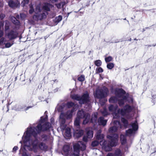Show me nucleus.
<instances>
[{"label": "nucleus", "mask_w": 156, "mask_h": 156, "mask_svg": "<svg viewBox=\"0 0 156 156\" xmlns=\"http://www.w3.org/2000/svg\"><path fill=\"white\" fill-rule=\"evenodd\" d=\"M47 119L46 115L45 117H42L41 120L35 127L30 126L27 129L22 137V140L25 147H28L30 150H33L35 152L39 151L40 150L46 151L48 146L42 142L38 144L37 137L41 132L48 129L51 127V124L46 122Z\"/></svg>", "instance_id": "f257e3e1"}, {"label": "nucleus", "mask_w": 156, "mask_h": 156, "mask_svg": "<svg viewBox=\"0 0 156 156\" xmlns=\"http://www.w3.org/2000/svg\"><path fill=\"white\" fill-rule=\"evenodd\" d=\"M115 97H112L109 99L110 103H116L118 101L119 106H122L124 103L129 98L131 101H128L129 102H133V99L131 98H129L125 95V92L122 89H117L115 90Z\"/></svg>", "instance_id": "f03ea898"}, {"label": "nucleus", "mask_w": 156, "mask_h": 156, "mask_svg": "<svg viewBox=\"0 0 156 156\" xmlns=\"http://www.w3.org/2000/svg\"><path fill=\"white\" fill-rule=\"evenodd\" d=\"M118 107L117 106H114L110 105L108 109L110 112L112 113L114 119H118L121 115L127 116L129 113L133 110V108L128 105H126L123 109L116 110Z\"/></svg>", "instance_id": "7ed1b4c3"}, {"label": "nucleus", "mask_w": 156, "mask_h": 156, "mask_svg": "<svg viewBox=\"0 0 156 156\" xmlns=\"http://www.w3.org/2000/svg\"><path fill=\"white\" fill-rule=\"evenodd\" d=\"M77 117L75 119L74 124L76 126H78L80 123V119L84 118L83 124L85 125L87 124L90 121V115L88 113H86L83 110L79 111L77 113Z\"/></svg>", "instance_id": "20e7f679"}, {"label": "nucleus", "mask_w": 156, "mask_h": 156, "mask_svg": "<svg viewBox=\"0 0 156 156\" xmlns=\"http://www.w3.org/2000/svg\"><path fill=\"white\" fill-rule=\"evenodd\" d=\"M73 111V110L71 112H68L66 114L62 112L59 116V122L60 126L59 128L61 129L62 133L66 128V125L65 124L66 119H69L72 117V112Z\"/></svg>", "instance_id": "39448f33"}, {"label": "nucleus", "mask_w": 156, "mask_h": 156, "mask_svg": "<svg viewBox=\"0 0 156 156\" xmlns=\"http://www.w3.org/2000/svg\"><path fill=\"white\" fill-rule=\"evenodd\" d=\"M71 98L74 100L79 101L80 104L89 103L90 101L89 94L87 92L84 93L81 97L78 94L71 95Z\"/></svg>", "instance_id": "423d86ee"}, {"label": "nucleus", "mask_w": 156, "mask_h": 156, "mask_svg": "<svg viewBox=\"0 0 156 156\" xmlns=\"http://www.w3.org/2000/svg\"><path fill=\"white\" fill-rule=\"evenodd\" d=\"M86 146L82 141H79L73 145L74 152L70 156H79L80 150L83 151L85 150Z\"/></svg>", "instance_id": "0eeeda50"}, {"label": "nucleus", "mask_w": 156, "mask_h": 156, "mask_svg": "<svg viewBox=\"0 0 156 156\" xmlns=\"http://www.w3.org/2000/svg\"><path fill=\"white\" fill-rule=\"evenodd\" d=\"M40 5H39L36 8L35 12L36 14L34 16L33 18L36 20H41L46 17V12H41L40 11Z\"/></svg>", "instance_id": "6e6552de"}, {"label": "nucleus", "mask_w": 156, "mask_h": 156, "mask_svg": "<svg viewBox=\"0 0 156 156\" xmlns=\"http://www.w3.org/2000/svg\"><path fill=\"white\" fill-rule=\"evenodd\" d=\"M132 128H130L126 131V135L129 136H133L138 129V125L136 121L132 122L131 124Z\"/></svg>", "instance_id": "1a4fd4ad"}, {"label": "nucleus", "mask_w": 156, "mask_h": 156, "mask_svg": "<svg viewBox=\"0 0 156 156\" xmlns=\"http://www.w3.org/2000/svg\"><path fill=\"white\" fill-rule=\"evenodd\" d=\"M108 92V90L107 88L104 87L102 89H97L95 93L94 94V96L95 98H102L107 96Z\"/></svg>", "instance_id": "9d476101"}, {"label": "nucleus", "mask_w": 156, "mask_h": 156, "mask_svg": "<svg viewBox=\"0 0 156 156\" xmlns=\"http://www.w3.org/2000/svg\"><path fill=\"white\" fill-rule=\"evenodd\" d=\"M101 131L99 130L97 133L96 136V139L99 141L100 144L104 147L106 151H109L111 148L109 147L108 150L106 149L107 142L106 141L103 140L104 137V135L103 134H101Z\"/></svg>", "instance_id": "9b49d317"}, {"label": "nucleus", "mask_w": 156, "mask_h": 156, "mask_svg": "<svg viewBox=\"0 0 156 156\" xmlns=\"http://www.w3.org/2000/svg\"><path fill=\"white\" fill-rule=\"evenodd\" d=\"M107 138L110 140L109 145L111 147L115 146L117 144L118 136L117 134H114L112 136L108 135Z\"/></svg>", "instance_id": "f8f14e48"}, {"label": "nucleus", "mask_w": 156, "mask_h": 156, "mask_svg": "<svg viewBox=\"0 0 156 156\" xmlns=\"http://www.w3.org/2000/svg\"><path fill=\"white\" fill-rule=\"evenodd\" d=\"M114 126L110 127L109 129V132L110 133H112L116 132L119 128H122V126L120 124L119 121L116 120L114 121Z\"/></svg>", "instance_id": "ddd939ff"}, {"label": "nucleus", "mask_w": 156, "mask_h": 156, "mask_svg": "<svg viewBox=\"0 0 156 156\" xmlns=\"http://www.w3.org/2000/svg\"><path fill=\"white\" fill-rule=\"evenodd\" d=\"M18 33L12 30L8 33L6 36L9 40H12L15 38L17 36Z\"/></svg>", "instance_id": "4468645a"}, {"label": "nucleus", "mask_w": 156, "mask_h": 156, "mask_svg": "<svg viewBox=\"0 0 156 156\" xmlns=\"http://www.w3.org/2000/svg\"><path fill=\"white\" fill-rule=\"evenodd\" d=\"M66 106L68 108H70L72 107L73 106V109L72 110H71L70 111H67L66 114H66L68 112H71L72 110H73V111L72 112V115L73 113V112L74 111H76L77 109L78 108V105H75L74 103L72 102H68L66 104Z\"/></svg>", "instance_id": "2eb2a0df"}, {"label": "nucleus", "mask_w": 156, "mask_h": 156, "mask_svg": "<svg viewBox=\"0 0 156 156\" xmlns=\"http://www.w3.org/2000/svg\"><path fill=\"white\" fill-rule=\"evenodd\" d=\"M26 108V105L24 104L16 105L13 107V109L17 111H23Z\"/></svg>", "instance_id": "dca6fc26"}, {"label": "nucleus", "mask_w": 156, "mask_h": 156, "mask_svg": "<svg viewBox=\"0 0 156 156\" xmlns=\"http://www.w3.org/2000/svg\"><path fill=\"white\" fill-rule=\"evenodd\" d=\"M9 5L12 8H15L19 7L20 3L17 1L14 2L10 0L9 2Z\"/></svg>", "instance_id": "f3484780"}, {"label": "nucleus", "mask_w": 156, "mask_h": 156, "mask_svg": "<svg viewBox=\"0 0 156 156\" xmlns=\"http://www.w3.org/2000/svg\"><path fill=\"white\" fill-rule=\"evenodd\" d=\"M70 147L68 145H65L63 148V154L65 155H68L69 154L70 151Z\"/></svg>", "instance_id": "a211bd4d"}, {"label": "nucleus", "mask_w": 156, "mask_h": 156, "mask_svg": "<svg viewBox=\"0 0 156 156\" xmlns=\"http://www.w3.org/2000/svg\"><path fill=\"white\" fill-rule=\"evenodd\" d=\"M83 131L82 130H77L74 133V136L77 138H79L83 135Z\"/></svg>", "instance_id": "6ab92c4d"}, {"label": "nucleus", "mask_w": 156, "mask_h": 156, "mask_svg": "<svg viewBox=\"0 0 156 156\" xmlns=\"http://www.w3.org/2000/svg\"><path fill=\"white\" fill-rule=\"evenodd\" d=\"M98 123L99 125L105 126L107 123L106 120L104 119L103 117H101L99 118L98 120Z\"/></svg>", "instance_id": "aec40b11"}, {"label": "nucleus", "mask_w": 156, "mask_h": 156, "mask_svg": "<svg viewBox=\"0 0 156 156\" xmlns=\"http://www.w3.org/2000/svg\"><path fill=\"white\" fill-rule=\"evenodd\" d=\"M64 131L63 133H64V135L66 137H69L71 136L70 128L67 127Z\"/></svg>", "instance_id": "412c9836"}, {"label": "nucleus", "mask_w": 156, "mask_h": 156, "mask_svg": "<svg viewBox=\"0 0 156 156\" xmlns=\"http://www.w3.org/2000/svg\"><path fill=\"white\" fill-rule=\"evenodd\" d=\"M52 6L49 3H45L43 7V9L45 11H49L50 10V7Z\"/></svg>", "instance_id": "4be33fe9"}, {"label": "nucleus", "mask_w": 156, "mask_h": 156, "mask_svg": "<svg viewBox=\"0 0 156 156\" xmlns=\"http://www.w3.org/2000/svg\"><path fill=\"white\" fill-rule=\"evenodd\" d=\"M98 113L97 112H95L92 114L91 119V122L92 123L96 122L97 120V116Z\"/></svg>", "instance_id": "5701e85b"}, {"label": "nucleus", "mask_w": 156, "mask_h": 156, "mask_svg": "<svg viewBox=\"0 0 156 156\" xmlns=\"http://www.w3.org/2000/svg\"><path fill=\"white\" fill-rule=\"evenodd\" d=\"M65 106V105L64 104H62L60 105H58L56 108V109L59 112H62L64 110Z\"/></svg>", "instance_id": "b1692460"}, {"label": "nucleus", "mask_w": 156, "mask_h": 156, "mask_svg": "<svg viewBox=\"0 0 156 156\" xmlns=\"http://www.w3.org/2000/svg\"><path fill=\"white\" fill-rule=\"evenodd\" d=\"M11 20L12 22L14 24L16 25H18L19 24V21L14 17H11Z\"/></svg>", "instance_id": "393cba45"}, {"label": "nucleus", "mask_w": 156, "mask_h": 156, "mask_svg": "<svg viewBox=\"0 0 156 156\" xmlns=\"http://www.w3.org/2000/svg\"><path fill=\"white\" fill-rule=\"evenodd\" d=\"M93 133L91 129L89 130L87 132V136L88 138H92L93 136Z\"/></svg>", "instance_id": "a878e982"}, {"label": "nucleus", "mask_w": 156, "mask_h": 156, "mask_svg": "<svg viewBox=\"0 0 156 156\" xmlns=\"http://www.w3.org/2000/svg\"><path fill=\"white\" fill-rule=\"evenodd\" d=\"M120 140L122 144H125L126 142L125 136L123 135L120 136Z\"/></svg>", "instance_id": "bb28decb"}, {"label": "nucleus", "mask_w": 156, "mask_h": 156, "mask_svg": "<svg viewBox=\"0 0 156 156\" xmlns=\"http://www.w3.org/2000/svg\"><path fill=\"white\" fill-rule=\"evenodd\" d=\"M6 39L4 37L1 38L0 40V45L2 48L6 43Z\"/></svg>", "instance_id": "cd10ccee"}, {"label": "nucleus", "mask_w": 156, "mask_h": 156, "mask_svg": "<svg viewBox=\"0 0 156 156\" xmlns=\"http://www.w3.org/2000/svg\"><path fill=\"white\" fill-rule=\"evenodd\" d=\"M62 19V16L60 15H59L55 18L54 21L55 23H58L60 21H61Z\"/></svg>", "instance_id": "c85d7f7f"}, {"label": "nucleus", "mask_w": 156, "mask_h": 156, "mask_svg": "<svg viewBox=\"0 0 156 156\" xmlns=\"http://www.w3.org/2000/svg\"><path fill=\"white\" fill-rule=\"evenodd\" d=\"M121 121L124 124V126L125 127L127 126L128 125V121L124 118L121 119Z\"/></svg>", "instance_id": "c756f323"}, {"label": "nucleus", "mask_w": 156, "mask_h": 156, "mask_svg": "<svg viewBox=\"0 0 156 156\" xmlns=\"http://www.w3.org/2000/svg\"><path fill=\"white\" fill-rule=\"evenodd\" d=\"M94 63L95 65L98 66H101L102 64V62L101 61L99 60L95 61H94Z\"/></svg>", "instance_id": "7c9ffc66"}, {"label": "nucleus", "mask_w": 156, "mask_h": 156, "mask_svg": "<svg viewBox=\"0 0 156 156\" xmlns=\"http://www.w3.org/2000/svg\"><path fill=\"white\" fill-rule=\"evenodd\" d=\"M28 2L29 0H23L21 2V5L22 6L24 7L28 4Z\"/></svg>", "instance_id": "2f4dec72"}, {"label": "nucleus", "mask_w": 156, "mask_h": 156, "mask_svg": "<svg viewBox=\"0 0 156 156\" xmlns=\"http://www.w3.org/2000/svg\"><path fill=\"white\" fill-rule=\"evenodd\" d=\"M107 68L109 69H111L114 67V64L112 63H109L107 65Z\"/></svg>", "instance_id": "473e14b6"}, {"label": "nucleus", "mask_w": 156, "mask_h": 156, "mask_svg": "<svg viewBox=\"0 0 156 156\" xmlns=\"http://www.w3.org/2000/svg\"><path fill=\"white\" fill-rule=\"evenodd\" d=\"M85 80V76L83 75L80 76L78 78V80L81 82Z\"/></svg>", "instance_id": "72a5a7b5"}, {"label": "nucleus", "mask_w": 156, "mask_h": 156, "mask_svg": "<svg viewBox=\"0 0 156 156\" xmlns=\"http://www.w3.org/2000/svg\"><path fill=\"white\" fill-rule=\"evenodd\" d=\"M99 144V142L98 141L95 140L92 142L91 145L93 147H95L98 145Z\"/></svg>", "instance_id": "f704fd0d"}, {"label": "nucleus", "mask_w": 156, "mask_h": 156, "mask_svg": "<svg viewBox=\"0 0 156 156\" xmlns=\"http://www.w3.org/2000/svg\"><path fill=\"white\" fill-rule=\"evenodd\" d=\"M30 9L29 11V12L30 14H32L34 12V9L33 7V5L32 4H30L29 5Z\"/></svg>", "instance_id": "c9c22d12"}, {"label": "nucleus", "mask_w": 156, "mask_h": 156, "mask_svg": "<svg viewBox=\"0 0 156 156\" xmlns=\"http://www.w3.org/2000/svg\"><path fill=\"white\" fill-rule=\"evenodd\" d=\"M112 57L110 56L106 57L105 58V61L106 62H109L111 61L112 60Z\"/></svg>", "instance_id": "e433bc0d"}, {"label": "nucleus", "mask_w": 156, "mask_h": 156, "mask_svg": "<svg viewBox=\"0 0 156 156\" xmlns=\"http://www.w3.org/2000/svg\"><path fill=\"white\" fill-rule=\"evenodd\" d=\"M5 46L4 45V46L2 47V48H9L12 45V44H10V43H5Z\"/></svg>", "instance_id": "4c0bfd02"}, {"label": "nucleus", "mask_w": 156, "mask_h": 156, "mask_svg": "<svg viewBox=\"0 0 156 156\" xmlns=\"http://www.w3.org/2000/svg\"><path fill=\"white\" fill-rule=\"evenodd\" d=\"M121 153V151L119 149L116 150L115 152V154L117 156H119Z\"/></svg>", "instance_id": "58836bf2"}, {"label": "nucleus", "mask_w": 156, "mask_h": 156, "mask_svg": "<svg viewBox=\"0 0 156 156\" xmlns=\"http://www.w3.org/2000/svg\"><path fill=\"white\" fill-rule=\"evenodd\" d=\"M2 26V23H0V37L2 36L3 34V32L1 29V27Z\"/></svg>", "instance_id": "ea45409f"}, {"label": "nucleus", "mask_w": 156, "mask_h": 156, "mask_svg": "<svg viewBox=\"0 0 156 156\" xmlns=\"http://www.w3.org/2000/svg\"><path fill=\"white\" fill-rule=\"evenodd\" d=\"M103 115H108V112L106 109H104V110L101 112Z\"/></svg>", "instance_id": "a19ab883"}, {"label": "nucleus", "mask_w": 156, "mask_h": 156, "mask_svg": "<svg viewBox=\"0 0 156 156\" xmlns=\"http://www.w3.org/2000/svg\"><path fill=\"white\" fill-rule=\"evenodd\" d=\"M96 71L97 73H102L103 72V69L101 67H99L98 69H96Z\"/></svg>", "instance_id": "79ce46f5"}, {"label": "nucleus", "mask_w": 156, "mask_h": 156, "mask_svg": "<svg viewBox=\"0 0 156 156\" xmlns=\"http://www.w3.org/2000/svg\"><path fill=\"white\" fill-rule=\"evenodd\" d=\"M18 147L17 146H15L12 149V151L13 152L15 153L16 151L18 149Z\"/></svg>", "instance_id": "37998d69"}, {"label": "nucleus", "mask_w": 156, "mask_h": 156, "mask_svg": "<svg viewBox=\"0 0 156 156\" xmlns=\"http://www.w3.org/2000/svg\"><path fill=\"white\" fill-rule=\"evenodd\" d=\"M42 138L43 140H47L48 138V136L46 135H44L42 136Z\"/></svg>", "instance_id": "c03bdc74"}, {"label": "nucleus", "mask_w": 156, "mask_h": 156, "mask_svg": "<svg viewBox=\"0 0 156 156\" xmlns=\"http://www.w3.org/2000/svg\"><path fill=\"white\" fill-rule=\"evenodd\" d=\"M20 16L21 19H23L26 17V15L24 14L20 13Z\"/></svg>", "instance_id": "a18cd8bd"}, {"label": "nucleus", "mask_w": 156, "mask_h": 156, "mask_svg": "<svg viewBox=\"0 0 156 156\" xmlns=\"http://www.w3.org/2000/svg\"><path fill=\"white\" fill-rule=\"evenodd\" d=\"M9 24L7 23H6V24L5 26V30H8L9 29Z\"/></svg>", "instance_id": "49530a36"}, {"label": "nucleus", "mask_w": 156, "mask_h": 156, "mask_svg": "<svg viewBox=\"0 0 156 156\" xmlns=\"http://www.w3.org/2000/svg\"><path fill=\"white\" fill-rule=\"evenodd\" d=\"M55 5L57 6V8L58 9L61 8V3L56 4Z\"/></svg>", "instance_id": "de8ad7c7"}, {"label": "nucleus", "mask_w": 156, "mask_h": 156, "mask_svg": "<svg viewBox=\"0 0 156 156\" xmlns=\"http://www.w3.org/2000/svg\"><path fill=\"white\" fill-rule=\"evenodd\" d=\"M5 16L4 14H0V18L1 19H3Z\"/></svg>", "instance_id": "09e8293b"}, {"label": "nucleus", "mask_w": 156, "mask_h": 156, "mask_svg": "<svg viewBox=\"0 0 156 156\" xmlns=\"http://www.w3.org/2000/svg\"><path fill=\"white\" fill-rule=\"evenodd\" d=\"M58 0H50V2L52 3H54L57 2Z\"/></svg>", "instance_id": "8fccbe9b"}, {"label": "nucleus", "mask_w": 156, "mask_h": 156, "mask_svg": "<svg viewBox=\"0 0 156 156\" xmlns=\"http://www.w3.org/2000/svg\"><path fill=\"white\" fill-rule=\"evenodd\" d=\"M31 108V106H28V107H27L26 108H25L23 110H24L25 111H26L27 110H28L29 108Z\"/></svg>", "instance_id": "3c124183"}, {"label": "nucleus", "mask_w": 156, "mask_h": 156, "mask_svg": "<svg viewBox=\"0 0 156 156\" xmlns=\"http://www.w3.org/2000/svg\"><path fill=\"white\" fill-rule=\"evenodd\" d=\"M83 140L85 142H87V138L86 136H84L83 138Z\"/></svg>", "instance_id": "603ef678"}, {"label": "nucleus", "mask_w": 156, "mask_h": 156, "mask_svg": "<svg viewBox=\"0 0 156 156\" xmlns=\"http://www.w3.org/2000/svg\"><path fill=\"white\" fill-rule=\"evenodd\" d=\"M61 5L62 6V7H63L65 5V2H62L61 3Z\"/></svg>", "instance_id": "864d4df0"}, {"label": "nucleus", "mask_w": 156, "mask_h": 156, "mask_svg": "<svg viewBox=\"0 0 156 156\" xmlns=\"http://www.w3.org/2000/svg\"><path fill=\"white\" fill-rule=\"evenodd\" d=\"M107 156H114L113 154H112V153H108L107 155Z\"/></svg>", "instance_id": "5fc2aeb1"}, {"label": "nucleus", "mask_w": 156, "mask_h": 156, "mask_svg": "<svg viewBox=\"0 0 156 156\" xmlns=\"http://www.w3.org/2000/svg\"><path fill=\"white\" fill-rule=\"evenodd\" d=\"M51 121L52 123H53L54 121V119L53 118H51Z\"/></svg>", "instance_id": "6e6d98bb"}, {"label": "nucleus", "mask_w": 156, "mask_h": 156, "mask_svg": "<svg viewBox=\"0 0 156 156\" xmlns=\"http://www.w3.org/2000/svg\"><path fill=\"white\" fill-rule=\"evenodd\" d=\"M3 3L2 2H0V7H2L3 6Z\"/></svg>", "instance_id": "4d7b16f0"}, {"label": "nucleus", "mask_w": 156, "mask_h": 156, "mask_svg": "<svg viewBox=\"0 0 156 156\" xmlns=\"http://www.w3.org/2000/svg\"><path fill=\"white\" fill-rule=\"evenodd\" d=\"M58 88H56L55 89H54L53 90V92H55L58 91Z\"/></svg>", "instance_id": "13d9d810"}, {"label": "nucleus", "mask_w": 156, "mask_h": 156, "mask_svg": "<svg viewBox=\"0 0 156 156\" xmlns=\"http://www.w3.org/2000/svg\"><path fill=\"white\" fill-rule=\"evenodd\" d=\"M23 150V148H22V147H21V148H20V151H21V150Z\"/></svg>", "instance_id": "bf43d9fd"}, {"label": "nucleus", "mask_w": 156, "mask_h": 156, "mask_svg": "<svg viewBox=\"0 0 156 156\" xmlns=\"http://www.w3.org/2000/svg\"><path fill=\"white\" fill-rule=\"evenodd\" d=\"M19 18V16L18 15L17 16V18Z\"/></svg>", "instance_id": "052dcab7"}, {"label": "nucleus", "mask_w": 156, "mask_h": 156, "mask_svg": "<svg viewBox=\"0 0 156 156\" xmlns=\"http://www.w3.org/2000/svg\"><path fill=\"white\" fill-rule=\"evenodd\" d=\"M20 143H21L22 144V141H20Z\"/></svg>", "instance_id": "680f3d73"}, {"label": "nucleus", "mask_w": 156, "mask_h": 156, "mask_svg": "<svg viewBox=\"0 0 156 156\" xmlns=\"http://www.w3.org/2000/svg\"><path fill=\"white\" fill-rule=\"evenodd\" d=\"M134 40H137L136 39H134Z\"/></svg>", "instance_id": "e2e57ef3"}, {"label": "nucleus", "mask_w": 156, "mask_h": 156, "mask_svg": "<svg viewBox=\"0 0 156 156\" xmlns=\"http://www.w3.org/2000/svg\"><path fill=\"white\" fill-rule=\"evenodd\" d=\"M124 20H126V18H125V19H124Z\"/></svg>", "instance_id": "0e129e2a"}, {"label": "nucleus", "mask_w": 156, "mask_h": 156, "mask_svg": "<svg viewBox=\"0 0 156 156\" xmlns=\"http://www.w3.org/2000/svg\"><path fill=\"white\" fill-rule=\"evenodd\" d=\"M46 112V111H45V113Z\"/></svg>", "instance_id": "69168bd1"}, {"label": "nucleus", "mask_w": 156, "mask_h": 156, "mask_svg": "<svg viewBox=\"0 0 156 156\" xmlns=\"http://www.w3.org/2000/svg\"><path fill=\"white\" fill-rule=\"evenodd\" d=\"M37 156H39V155H37Z\"/></svg>", "instance_id": "338daca9"}]
</instances>
